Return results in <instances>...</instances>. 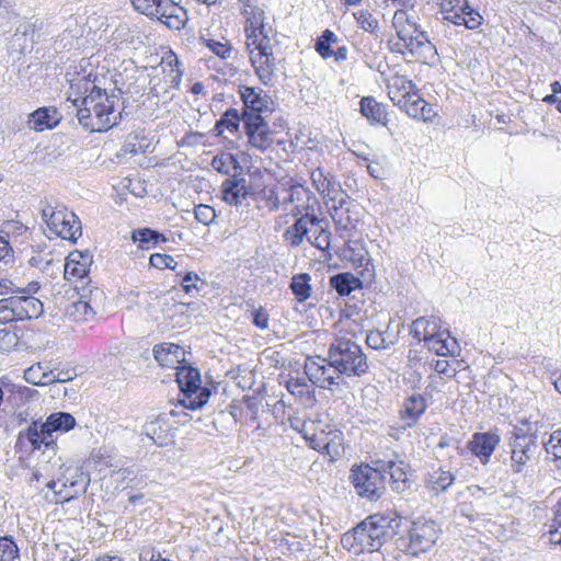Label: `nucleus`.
<instances>
[{"label":"nucleus","mask_w":561,"mask_h":561,"mask_svg":"<svg viewBox=\"0 0 561 561\" xmlns=\"http://www.w3.org/2000/svg\"><path fill=\"white\" fill-rule=\"evenodd\" d=\"M242 121L249 144L253 148L264 151L273 145V133L263 115L250 114Z\"/></svg>","instance_id":"obj_10"},{"label":"nucleus","mask_w":561,"mask_h":561,"mask_svg":"<svg viewBox=\"0 0 561 561\" xmlns=\"http://www.w3.org/2000/svg\"><path fill=\"white\" fill-rule=\"evenodd\" d=\"M210 164L215 171L230 175V178L239 176L242 173V167L239 161L233 154L228 152L215 156Z\"/></svg>","instance_id":"obj_32"},{"label":"nucleus","mask_w":561,"mask_h":561,"mask_svg":"<svg viewBox=\"0 0 561 561\" xmlns=\"http://www.w3.org/2000/svg\"><path fill=\"white\" fill-rule=\"evenodd\" d=\"M329 211L339 228L348 229L354 227L355 219L351 216L350 206L340 209L335 206H329Z\"/></svg>","instance_id":"obj_49"},{"label":"nucleus","mask_w":561,"mask_h":561,"mask_svg":"<svg viewBox=\"0 0 561 561\" xmlns=\"http://www.w3.org/2000/svg\"><path fill=\"white\" fill-rule=\"evenodd\" d=\"M399 107L404 110L410 117L423 122H428L436 115L432 106L415 92L410 98L405 99Z\"/></svg>","instance_id":"obj_19"},{"label":"nucleus","mask_w":561,"mask_h":561,"mask_svg":"<svg viewBox=\"0 0 561 561\" xmlns=\"http://www.w3.org/2000/svg\"><path fill=\"white\" fill-rule=\"evenodd\" d=\"M387 88L389 98L397 106H400L405 99L410 98L414 93L413 82L403 76H393L388 81Z\"/></svg>","instance_id":"obj_24"},{"label":"nucleus","mask_w":561,"mask_h":561,"mask_svg":"<svg viewBox=\"0 0 561 561\" xmlns=\"http://www.w3.org/2000/svg\"><path fill=\"white\" fill-rule=\"evenodd\" d=\"M443 20L455 25H463L466 28L474 30L481 24L482 18L468 5L467 1H463L462 7L453 14L444 15Z\"/></svg>","instance_id":"obj_26"},{"label":"nucleus","mask_w":561,"mask_h":561,"mask_svg":"<svg viewBox=\"0 0 561 561\" xmlns=\"http://www.w3.org/2000/svg\"><path fill=\"white\" fill-rule=\"evenodd\" d=\"M440 534L438 525L430 519L419 518L411 522L407 535L397 539V546L409 553L416 556L432 548Z\"/></svg>","instance_id":"obj_7"},{"label":"nucleus","mask_w":561,"mask_h":561,"mask_svg":"<svg viewBox=\"0 0 561 561\" xmlns=\"http://www.w3.org/2000/svg\"><path fill=\"white\" fill-rule=\"evenodd\" d=\"M14 296L0 299V324L18 322V313L15 311Z\"/></svg>","instance_id":"obj_48"},{"label":"nucleus","mask_w":561,"mask_h":561,"mask_svg":"<svg viewBox=\"0 0 561 561\" xmlns=\"http://www.w3.org/2000/svg\"><path fill=\"white\" fill-rule=\"evenodd\" d=\"M259 201L262 208L271 211L276 210L279 206L278 195L272 188H265L260 193Z\"/></svg>","instance_id":"obj_59"},{"label":"nucleus","mask_w":561,"mask_h":561,"mask_svg":"<svg viewBox=\"0 0 561 561\" xmlns=\"http://www.w3.org/2000/svg\"><path fill=\"white\" fill-rule=\"evenodd\" d=\"M404 46L411 53V55L416 57L422 64L434 66L439 60L436 47L421 31L404 42Z\"/></svg>","instance_id":"obj_13"},{"label":"nucleus","mask_w":561,"mask_h":561,"mask_svg":"<svg viewBox=\"0 0 561 561\" xmlns=\"http://www.w3.org/2000/svg\"><path fill=\"white\" fill-rule=\"evenodd\" d=\"M67 318L75 323H87L94 319L96 313L80 299L69 305L66 311Z\"/></svg>","instance_id":"obj_41"},{"label":"nucleus","mask_w":561,"mask_h":561,"mask_svg":"<svg viewBox=\"0 0 561 561\" xmlns=\"http://www.w3.org/2000/svg\"><path fill=\"white\" fill-rule=\"evenodd\" d=\"M146 433L148 436H150V438L156 445L165 446L169 444V442H171L169 431H162L158 422H152L148 424L146 427Z\"/></svg>","instance_id":"obj_51"},{"label":"nucleus","mask_w":561,"mask_h":561,"mask_svg":"<svg viewBox=\"0 0 561 561\" xmlns=\"http://www.w3.org/2000/svg\"><path fill=\"white\" fill-rule=\"evenodd\" d=\"M499 442L500 438L495 434L477 433L470 440L469 448L472 454L479 457L482 463H486Z\"/></svg>","instance_id":"obj_16"},{"label":"nucleus","mask_w":561,"mask_h":561,"mask_svg":"<svg viewBox=\"0 0 561 561\" xmlns=\"http://www.w3.org/2000/svg\"><path fill=\"white\" fill-rule=\"evenodd\" d=\"M160 67L165 75V82L169 83L170 87L178 88L183 75L178 56L173 51H169L162 57Z\"/></svg>","instance_id":"obj_29"},{"label":"nucleus","mask_w":561,"mask_h":561,"mask_svg":"<svg viewBox=\"0 0 561 561\" xmlns=\"http://www.w3.org/2000/svg\"><path fill=\"white\" fill-rule=\"evenodd\" d=\"M312 219L314 222L310 226L311 232L317 233V236L314 238L308 236V241L319 250H328L330 247V232L325 230L321 219L316 216H312Z\"/></svg>","instance_id":"obj_42"},{"label":"nucleus","mask_w":561,"mask_h":561,"mask_svg":"<svg viewBox=\"0 0 561 561\" xmlns=\"http://www.w3.org/2000/svg\"><path fill=\"white\" fill-rule=\"evenodd\" d=\"M91 264L92 255L89 252H70L65 263V278L67 280L83 278L88 275Z\"/></svg>","instance_id":"obj_15"},{"label":"nucleus","mask_w":561,"mask_h":561,"mask_svg":"<svg viewBox=\"0 0 561 561\" xmlns=\"http://www.w3.org/2000/svg\"><path fill=\"white\" fill-rule=\"evenodd\" d=\"M153 356L161 366L178 368L184 360V350L173 343H162L154 346Z\"/></svg>","instance_id":"obj_18"},{"label":"nucleus","mask_w":561,"mask_h":561,"mask_svg":"<svg viewBox=\"0 0 561 561\" xmlns=\"http://www.w3.org/2000/svg\"><path fill=\"white\" fill-rule=\"evenodd\" d=\"M392 25L398 37L403 43L419 32L416 23L411 20L410 14L404 10H398L394 12Z\"/></svg>","instance_id":"obj_30"},{"label":"nucleus","mask_w":561,"mask_h":561,"mask_svg":"<svg viewBox=\"0 0 561 561\" xmlns=\"http://www.w3.org/2000/svg\"><path fill=\"white\" fill-rule=\"evenodd\" d=\"M314 222L312 216L300 217L293 226L284 232V240L291 247H299L304 239L311 232L310 226Z\"/></svg>","instance_id":"obj_25"},{"label":"nucleus","mask_w":561,"mask_h":561,"mask_svg":"<svg viewBox=\"0 0 561 561\" xmlns=\"http://www.w3.org/2000/svg\"><path fill=\"white\" fill-rule=\"evenodd\" d=\"M310 176L313 186L323 197H327L330 193H334V191L336 192V187L341 185L335 176L325 173L321 168L314 169Z\"/></svg>","instance_id":"obj_33"},{"label":"nucleus","mask_w":561,"mask_h":561,"mask_svg":"<svg viewBox=\"0 0 561 561\" xmlns=\"http://www.w3.org/2000/svg\"><path fill=\"white\" fill-rule=\"evenodd\" d=\"M305 374L313 385L321 388L339 385V379L343 376L332 364L329 352L327 358L308 357L305 362Z\"/></svg>","instance_id":"obj_9"},{"label":"nucleus","mask_w":561,"mask_h":561,"mask_svg":"<svg viewBox=\"0 0 561 561\" xmlns=\"http://www.w3.org/2000/svg\"><path fill=\"white\" fill-rule=\"evenodd\" d=\"M262 92V90H256L252 87H240V95L244 104L242 118H247V116L250 114H253L254 116L263 115V113L271 111L270 99Z\"/></svg>","instance_id":"obj_14"},{"label":"nucleus","mask_w":561,"mask_h":561,"mask_svg":"<svg viewBox=\"0 0 561 561\" xmlns=\"http://www.w3.org/2000/svg\"><path fill=\"white\" fill-rule=\"evenodd\" d=\"M79 299L96 314L104 311L106 296L104 291L96 286H89L82 289Z\"/></svg>","instance_id":"obj_35"},{"label":"nucleus","mask_w":561,"mask_h":561,"mask_svg":"<svg viewBox=\"0 0 561 561\" xmlns=\"http://www.w3.org/2000/svg\"><path fill=\"white\" fill-rule=\"evenodd\" d=\"M56 111L48 108H38L30 115L28 125L35 130L53 128L58 123Z\"/></svg>","instance_id":"obj_36"},{"label":"nucleus","mask_w":561,"mask_h":561,"mask_svg":"<svg viewBox=\"0 0 561 561\" xmlns=\"http://www.w3.org/2000/svg\"><path fill=\"white\" fill-rule=\"evenodd\" d=\"M352 481L358 495L370 501L379 499L385 491V478L381 471L368 465L354 468Z\"/></svg>","instance_id":"obj_8"},{"label":"nucleus","mask_w":561,"mask_h":561,"mask_svg":"<svg viewBox=\"0 0 561 561\" xmlns=\"http://www.w3.org/2000/svg\"><path fill=\"white\" fill-rule=\"evenodd\" d=\"M330 284L341 296L350 295L353 290L360 287L359 279L350 273H342L331 277Z\"/></svg>","instance_id":"obj_40"},{"label":"nucleus","mask_w":561,"mask_h":561,"mask_svg":"<svg viewBox=\"0 0 561 561\" xmlns=\"http://www.w3.org/2000/svg\"><path fill=\"white\" fill-rule=\"evenodd\" d=\"M43 423L34 422L26 432V438L32 444L34 449H39L43 445V442L45 440V437L43 436Z\"/></svg>","instance_id":"obj_58"},{"label":"nucleus","mask_w":561,"mask_h":561,"mask_svg":"<svg viewBox=\"0 0 561 561\" xmlns=\"http://www.w3.org/2000/svg\"><path fill=\"white\" fill-rule=\"evenodd\" d=\"M309 280L310 276L308 274H299L293 277L290 288L298 301H305L309 298L311 291Z\"/></svg>","instance_id":"obj_44"},{"label":"nucleus","mask_w":561,"mask_h":561,"mask_svg":"<svg viewBox=\"0 0 561 561\" xmlns=\"http://www.w3.org/2000/svg\"><path fill=\"white\" fill-rule=\"evenodd\" d=\"M176 381L181 389V392L191 390L197 386H201V375L196 368L178 366Z\"/></svg>","instance_id":"obj_38"},{"label":"nucleus","mask_w":561,"mask_h":561,"mask_svg":"<svg viewBox=\"0 0 561 561\" xmlns=\"http://www.w3.org/2000/svg\"><path fill=\"white\" fill-rule=\"evenodd\" d=\"M545 449L548 456L552 457L556 469L561 474V430L554 431L547 443H545Z\"/></svg>","instance_id":"obj_43"},{"label":"nucleus","mask_w":561,"mask_h":561,"mask_svg":"<svg viewBox=\"0 0 561 561\" xmlns=\"http://www.w3.org/2000/svg\"><path fill=\"white\" fill-rule=\"evenodd\" d=\"M84 478V474L83 472L79 469V468H67L65 470V473L62 476V478H60L59 480H61L59 483H60V488L61 490L64 488H73L76 486L80 481H82V479Z\"/></svg>","instance_id":"obj_57"},{"label":"nucleus","mask_w":561,"mask_h":561,"mask_svg":"<svg viewBox=\"0 0 561 561\" xmlns=\"http://www.w3.org/2000/svg\"><path fill=\"white\" fill-rule=\"evenodd\" d=\"M221 193L226 203L234 206L240 205L248 195L245 179L239 175L225 180Z\"/></svg>","instance_id":"obj_20"},{"label":"nucleus","mask_w":561,"mask_h":561,"mask_svg":"<svg viewBox=\"0 0 561 561\" xmlns=\"http://www.w3.org/2000/svg\"><path fill=\"white\" fill-rule=\"evenodd\" d=\"M400 523L401 519L398 517L371 515L352 530L346 531L341 538V545L354 554L375 552L393 538Z\"/></svg>","instance_id":"obj_3"},{"label":"nucleus","mask_w":561,"mask_h":561,"mask_svg":"<svg viewBox=\"0 0 561 561\" xmlns=\"http://www.w3.org/2000/svg\"><path fill=\"white\" fill-rule=\"evenodd\" d=\"M37 288L35 285L32 286L28 290H25L23 288L16 287L10 279L8 278H1L0 279V296L7 295V294H26L31 291H35Z\"/></svg>","instance_id":"obj_62"},{"label":"nucleus","mask_w":561,"mask_h":561,"mask_svg":"<svg viewBox=\"0 0 561 561\" xmlns=\"http://www.w3.org/2000/svg\"><path fill=\"white\" fill-rule=\"evenodd\" d=\"M511 468L513 472L519 473L525 470L527 463L537 451V443L534 438L517 436L511 443Z\"/></svg>","instance_id":"obj_12"},{"label":"nucleus","mask_w":561,"mask_h":561,"mask_svg":"<svg viewBox=\"0 0 561 561\" xmlns=\"http://www.w3.org/2000/svg\"><path fill=\"white\" fill-rule=\"evenodd\" d=\"M134 9L157 19L170 30L180 31L187 21L186 10L173 0H130Z\"/></svg>","instance_id":"obj_6"},{"label":"nucleus","mask_w":561,"mask_h":561,"mask_svg":"<svg viewBox=\"0 0 561 561\" xmlns=\"http://www.w3.org/2000/svg\"><path fill=\"white\" fill-rule=\"evenodd\" d=\"M42 219L50 234L76 241L81 236V222L65 205L58 202L41 203Z\"/></svg>","instance_id":"obj_5"},{"label":"nucleus","mask_w":561,"mask_h":561,"mask_svg":"<svg viewBox=\"0 0 561 561\" xmlns=\"http://www.w3.org/2000/svg\"><path fill=\"white\" fill-rule=\"evenodd\" d=\"M426 400L422 394H412L403 403L400 411L401 420L405 423L407 427H412L419 417L426 410Z\"/></svg>","instance_id":"obj_22"},{"label":"nucleus","mask_w":561,"mask_h":561,"mask_svg":"<svg viewBox=\"0 0 561 561\" xmlns=\"http://www.w3.org/2000/svg\"><path fill=\"white\" fill-rule=\"evenodd\" d=\"M347 251L351 252L350 260L358 266H365L369 263L368 253L358 244H348Z\"/></svg>","instance_id":"obj_61"},{"label":"nucleus","mask_w":561,"mask_h":561,"mask_svg":"<svg viewBox=\"0 0 561 561\" xmlns=\"http://www.w3.org/2000/svg\"><path fill=\"white\" fill-rule=\"evenodd\" d=\"M366 343L371 348L383 350L393 344V341L388 340L386 332L370 331L366 336Z\"/></svg>","instance_id":"obj_53"},{"label":"nucleus","mask_w":561,"mask_h":561,"mask_svg":"<svg viewBox=\"0 0 561 561\" xmlns=\"http://www.w3.org/2000/svg\"><path fill=\"white\" fill-rule=\"evenodd\" d=\"M201 41L205 44L207 48H209L214 54H216L220 58L226 59L230 56L231 46L229 44V41H227L226 38L217 41L214 38H207L205 36H202Z\"/></svg>","instance_id":"obj_50"},{"label":"nucleus","mask_w":561,"mask_h":561,"mask_svg":"<svg viewBox=\"0 0 561 561\" xmlns=\"http://www.w3.org/2000/svg\"><path fill=\"white\" fill-rule=\"evenodd\" d=\"M239 128V116L236 111H227L221 118L216 123L214 130L217 136H221L226 130L231 134L236 133Z\"/></svg>","instance_id":"obj_46"},{"label":"nucleus","mask_w":561,"mask_h":561,"mask_svg":"<svg viewBox=\"0 0 561 561\" xmlns=\"http://www.w3.org/2000/svg\"><path fill=\"white\" fill-rule=\"evenodd\" d=\"M241 14L245 19L244 32L247 49L254 71L264 84H270L278 70L275 54L276 41H273L264 24V11L255 0H240Z\"/></svg>","instance_id":"obj_2"},{"label":"nucleus","mask_w":561,"mask_h":561,"mask_svg":"<svg viewBox=\"0 0 561 561\" xmlns=\"http://www.w3.org/2000/svg\"><path fill=\"white\" fill-rule=\"evenodd\" d=\"M66 100L68 110L76 111L79 123L85 130L101 133L117 123L115 96L98 88L88 76H76L69 80Z\"/></svg>","instance_id":"obj_1"},{"label":"nucleus","mask_w":561,"mask_h":561,"mask_svg":"<svg viewBox=\"0 0 561 561\" xmlns=\"http://www.w3.org/2000/svg\"><path fill=\"white\" fill-rule=\"evenodd\" d=\"M149 263L152 267L163 270L170 268L172 271H176L178 263L175 260L168 254L156 253L151 254L149 259Z\"/></svg>","instance_id":"obj_55"},{"label":"nucleus","mask_w":561,"mask_h":561,"mask_svg":"<svg viewBox=\"0 0 561 561\" xmlns=\"http://www.w3.org/2000/svg\"><path fill=\"white\" fill-rule=\"evenodd\" d=\"M210 390L206 387L197 386L191 390L180 393L179 402L190 410L202 408L209 400Z\"/></svg>","instance_id":"obj_31"},{"label":"nucleus","mask_w":561,"mask_h":561,"mask_svg":"<svg viewBox=\"0 0 561 561\" xmlns=\"http://www.w3.org/2000/svg\"><path fill=\"white\" fill-rule=\"evenodd\" d=\"M27 232V227L18 220H7L2 224L0 233L9 240L21 237Z\"/></svg>","instance_id":"obj_52"},{"label":"nucleus","mask_w":561,"mask_h":561,"mask_svg":"<svg viewBox=\"0 0 561 561\" xmlns=\"http://www.w3.org/2000/svg\"><path fill=\"white\" fill-rule=\"evenodd\" d=\"M76 425V420L70 413H53L48 416L45 423H43V427L46 431H60L68 432L73 428Z\"/></svg>","instance_id":"obj_39"},{"label":"nucleus","mask_w":561,"mask_h":561,"mask_svg":"<svg viewBox=\"0 0 561 561\" xmlns=\"http://www.w3.org/2000/svg\"><path fill=\"white\" fill-rule=\"evenodd\" d=\"M12 251L10 240L0 233V261L3 260L4 264L11 262Z\"/></svg>","instance_id":"obj_64"},{"label":"nucleus","mask_w":561,"mask_h":561,"mask_svg":"<svg viewBox=\"0 0 561 561\" xmlns=\"http://www.w3.org/2000/svg\"><path fill=\"white\" fill-rule=\"evenodd\" d=\"M455 477L449 470L438 468L428 473L425 479V488L435 495L445 492L453 483Z\"/></svg>","instance_id":"obj_28"},{"label":"nucleus","mask_w":561,"mask_h":561,"mask_svg":"<svg viewBox=\"0 0 561 561\" xmlns=\"http://www.w3.org/2000/svg\"><path fill=\"white\" fill-rule=\"evenodd\" d=\"M19 549L11 537L0 538V559L1 560H13L18 558Z\"/></svg>","instance_id":"obj_54"},{"label":"nucleus","mask_w":561,"mask_h":561,"mask_svg":"<svg viewBox=\"0 0 561 561\" xmlns=\"http://www.w3.org/2000/svg\"><path fill=\"white\" fill-rule=\"evenodd\" d=\"M305 438L309 442L310 447L328 454L330 457H336L341 451V433L336 430L311 427Z\"/></svg>","instance_id":"obj_11"},{"label":"nucleus","mask_w":561,"mask_h":561,"mask_svg":"<svg viewBox=\"0 0 561 561\" xmlns=\"http://www.w3.org/2000/svg\"><path fill=\"white\" fill-rule=\"evenodd\" d=\"M15 300V311L19 321L37 319L44 312L42 301L33 296L18 294L13 295Z\"/></svg>","instance_id":"obj_17"},{"label":"nucleus","mask_w":561,"mask_h":561,"mask_svg":"<svg viewBox=\"0 0 561 561\" xmlns=\"http://www.w3.org/2000/svg\"><path fill=\"white\" fill-rule=\"evenodd\" d=\"M289 423L291 428L295 431H298L304 434V437L309 434L311 427H313L316 424L313 421H304L299 417H290Z\"/></svg>","instance_id":"obj_63"},{"label":"nucleus","mask_w":561,"mask_h":561,"mask_svg":"<svg viewBox=\"0 0 561 561\" xmlns=\"http://www.w3.org/2000/svg\"><path fill=\"white\" fill-rule=\"evenodd\" d=\"M332 364L346 376H362L368 369L365 354L352 339L339 334L329 348Z\"/></svg>","instance_id":"obj_4"},{"label":"nucleus","mask_w":561,"mask_h":561,"mask_svg":"<svg viewBox=\"0 0 561 561\" xmlns=\"http://www.w3.org/2000/svg\"><path fill=\"white\" fill-rule=\"evenodd\" d=\"M442 330L440 320L436 317H420L411 324V334L426 344L438 331Z\"/></svg>","instance_id":"obj_23"},{"label":"nucleus","mask_w":561,"mask_h":561,"mask_svg":"<svg viewBox=\"0 0 561 561\" xmlns=\"http://www.w3.org/2000/svg\"><path fill=\"white\" fill-rule=\"evenodd\" d=\"M407 468L408 466L402 460H390L387 463L392 489L397 492H403L410 486Z\"/></svg>","instance_id":"obj_34"},{"label":"nucleus","mask_w":561,"mask_h":561,"mask_svg":"<svg viewBox=\"0 0 561 561\" xmlns=\"http://www.w3.org/2000/svg\"><path fill=\"white\" fill-rule=\"evenodd\" d=\"M194 214L196 220L205 226L210 225L216 218L215 209L211 206L205 204L197 205L195 207Z\"/></svg>","instance_id":"obj_60"},{"label":"nucleus","mask_w":561,"mask_h":561,"mask_svg":"<svg viewBox=\"0 0 561 561\" xmlns=\"http://www.w3.org/2000/svg\"><path fill=\"white\" fill-rule=\"evenodd\" d=\"M327 206H335L336 208H344L346 206H350L351 201L346 192H344L341 187H336V193H330L324 197Z\"/></svg>","instance_id":"obj_56"},{"label":"nucleus","mask_w":561,"mask_h":561,"mask_svg":"<svg viewBox=\"0 0 561 561\" xmlns=\"http://www.w3.org/2000/svg\"><path fill=\"white\" fill-rule=\"evenodd\" d=\"M133 241L139 242L142 249H149L150 244H157L160 241H165V238L148 228L139 229L133 232Z\"/></svg>","instance_id":"obj_45"},{"label":"nucleus","mask_w":561,"mask_h":561,"mask_svg":"<svg viewBox=\"0 0 561 561\" xmlns=\"http://www.w3.org/2000/svg\"><path fill=\"white\" fill-rule=\"evenodd\" d=\"M24 379L34 386H46L54 382H64L66 378H55L53 371L42 363L32 365L24 371Z\"/></svg>","instance_id":"obj_27"},{"label":"nucleus","mask_w":561,"mask_h":561,"mask_svg":"<svg viewBox=\"0 0 561 561\" xmlns=\"http://www.w3.org/2000/svg\"><path fill=\"white\" fill-rule=\"evenodd\" d=\"M360 112L371 123H385L386 111L374 98L365 96L360 100Z\"/></svg>","instance_id":"obj_37"},{"label":"nucleus","mask_w":561,"mask_h":561,"mask_svg":"<svg viewBox=\"0 0 561 561\" xmlns=\"http://www.w3.org/2000/svg\"><path fill=\"white\" fill-rule=\"evenodd\" d=\"M358 26L370 34H376L379 30L378 20L368 10H358L353 13Z\"/></svg>","instance_id":"obj_47"},{"label":"nucleus","mask_w":561,"mask_h":561,"mask_svg":"<svg viewBox=\"0 0 561 561\" xmlns=\"http://www.w3.org/2000/svg\"><path fill=\"white\" fill-rule=\"evenodd\" d=\"M426 347L438 356L455 355L459 351L458 342L447 330H440L425 344Z\"/></svg>","instance_id":"obj_21"}]
</instances>
